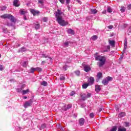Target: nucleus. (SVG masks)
Wrapping results in <instances>:
<instances>
[{"instance_id":"obj_1","label":"nucleus","mask_w":131,"mask_h":131,"mask_svg":"<svg viewBox=\"0 0 131 131\" xmlns=\"http://www.w3.org/2000/svg\"><path fill=\"white\" fill-rule=\"evenodd\" d=\"M61 15H62V12H61V10L58 9L57 11L55 14L56 21H57L59 25H61V26H66V25H68V22L63 19L62 16H61Z\"/></svg>"},{"instance_id":"obj_2","label":"nucleus","mask_w":131,"mask_h":131,"mask_svg":"<svg viewBox=\"0 0 131 131\" xmlns=\"http://www.w3.org/2000/svg\"><path fill=\"white\" fill-rule=\"evenodd\" d=\"M95 57L96 61H99L97 63L99 67H102L105 65L106 60V57L101 55H95Z\"/></svg>"},{"instance_id":"obj_3","label":"nucleus","mask_w":131,"mask_h":131,"mask_svg":"<svg viewBox=\"0 0 131 131\" xmlns=\"http://www.w3.org/2000/svg\"><path fill=\"white\" fill-rule=\"evenodd\" d=\"M2 19H9L11 22H15V17L10 14H4L1 16Z\"/></svg>"},{"instance_id":"obj_4","label":"nucleus","mask_w":131,"mask_h":131,"mask_svg":"<svg viewBox=\"0 0 131 131\" xmlns=\"http://www.w3.org/2000/svg\"><path fill=\"white\" fill-rule=\"evenodd\" d=\"M112 80V77L110 76L107 77L105 79H104L102 81V84H104V85H107L109 83V81H111Z\"/></svg>"},{"instance_id":"obj_5","label":"nucleus","mask_w":131,"mask_h":131,"mask_svg":"<svg viewBox=\"0 0 131 131\" xmlns=\"http://www.w3.org/2000/svg\"><path fill=\"white\" fill-rule=\"evenodd\" d=\"M32 103H33V99H30L28 101H26L25 103L24 104V108H28V107L32 106Z\"/></svg>"},{"instance_id":"obj_6","label":"nucleus","mask_w":131,"mask_h":131,"mask_svg":"<svg viewBox=\"0 0 131 131\" xmlns=\"http://www.w3.org/2000/svg\"><path fill=\"white\" fill-rule=\"evenodd\" d=\"M83 69H84V71H85V72H89V71H91V66H90L88 64H82Z\"/></svg>"},{"instance_id":"obj_7","label":"nucleus","mask_w":131,"mask_h":131,"mask_svg":"<svg viewBox=\"0 0 131 131\" xmlns=\"http://www.w3.org/2000/svg\"><path fill=\"white\" fill-rule=\"evenodd\" d=\"M30 12L33 14V16H35V15H38V14L40 13L39 11L35 10L34 9H30Z\"/></svg>"},{"instance_id":"obj_8","label":"nucleus","mask_w":131,"mask_h":131,"mask_svg":"<svg viewBox=\"0 0 131 131\" xmlns=\"http://www.w3.org/2000/svg\"><path fill=\"white\" fill-rule=\"evenodd\" d=\"M94 82H95V78L93 77H91L89 79V85H93L94 84Z\"/></svg>"},{"instance_id":"obj_9","label":"nucleus","mask_w":131,"mask_h":131,"mask_svg":"<svg viewBox=\"0 0 131 131\" xmlns=\"http://www.w3.org/2000/svg\"><path fill=\"white\" fill-rule=\"evenodd\" d=\"M80 97H81L82 101H85V100H86V99H88L86 97V94H85V93H83V94H80Z\"/></svg>"},{"instance_id":"obj_10","label":"nucleus","mask_w":131,"mask_h":131,"mask_svg":"<svg viewBox=\"0 0 131 131\" xmlns=\"http://www.w3.org/2000/svg\"><path fill=\"white\" fill-rule=\"evenodd\" d=\"M13 6L14 7H19L20 3L19 2V0H14L13 1Z\"/></svg>"},{"instance_id":"obj_11","label":"nucleus","mask_w":131,"mask_h":131,"mask_svg":"<svg viewBox=\"0 0 131 131\" xmlns=\"http://www.w3.org/2000/svg\"><path fill=\"white\" fill-rule=\"evenodd\" d=\"M127 49V39H125L123 52H125Z\"/></svg>"},{"instance_id":"obj_12","label":"nucleus","mask_w":131,"mask_h":131,"mask_svg":"<svg viewBox=\"0 0 131 131\" xmlns=\"http://www.w3.org/2000/svg\"><path fill=\"white\" fill-rule=\"evenodd\" d=\"M42 58H48L49 59V61H52L53 59L50 57V55H47L46 54H42Z\"/></svg>"},{"instance_id":"obj_13","label":"nucleus","mask_w":131,"mask_h":131,"mask_svg":"<svg viewBox=\"0 0 131 131\" xmlns=\"http://www.w3.org/2000/svg\"><path fill=\"white\" fill-rule=\"evenodd\" d=\"M71 107H72V105L71 104H68L67 105L64 106L63 107V110H64V111H67V110L68 109H70V108H71Z\"/></svg>"},{"instance_id":"obj_14","label":"nucleus","mask_w":131,"mask_h":131,"mask_svg":"<svg viewBox=\"0 0 131 131\" xmlns=\"http://www.w3.org/2000/svg\"><path fill=\"white\" fill-rule=\"evenodd\" d=\"M79 124L81 126L84 124V119H83V118H81L79 120Z\"/></svg>"},{"instance_id":"obj_15","label":"nucleus","mask_w":131,"mask_h":131,"mask_svg":"<svg viewBox=\"0 0 131 131\" xmlns=\"http://www.w3.org/2000/svg\"><path fill=\"white\" fill-rule=\"evenodd\" d=\"M101 86L99 85H96L95 86V91L97 92V93H99V92L101 91Z\"/></svg>"},{"instance_id":"obj_16","label":"nucleus","mask_w":131,"mask_h":131,"mask_svg":"<svg viewBox=\"0 0 131 131\" xmlns=\"http://www.w3.org/2000/svg\"><path fill=\"white\" fill-rule=\"evenodd\" d=\"M90 12L91 14L95 15L98 13V10L96 9H90Z\"/></svg>"},{"instance_id":"obj_17","label":"nucleus","mask_w":131,"mask_h":131,"mask_svg":"<svg viewBox=\"0 0 131 131\" xmlns=\"http://www.w3.org/2000/svg\"><path fill=\"white\" fill-rule=\"evenodd\" d=\"M19 13L20 14V15H25V14H26V13H27V11H26L25 9H21L19 10Z\"/></svg>"},{"instance_id":"obj_18","label":"nucleus","mask_w":131,"mask_h":131,"mask_svg":"<svg viewBox=\"0 0 131 131\" xmlns=\"http://www.w3.org/2000/svg\"><path fill=\"white\" fill-rule=\"evenodd\" d=\"M27 49L25 47H22L18 50V53H24V52H26Z\"/></svg>"},{"instance_id":"obj_19","label":"nucleus","mask_w":131,"mask_h":131,"mask_svg":"<svg viewBox=\"0 0 131 131\" xmlns=\"http://www.w3.org/2000/svg\"><path fill=\"white\" fill-rule=\"evenodd\" d=\"M102 73H98L97 76L98 79H96V81L98 82L99 79H101V78H102Z\"/></svg>"},{"instance_id":"obj_20","label":"nucleus","mask_w":131,"mask_h":131,"mask_svg":"<svg viewBox=\"0 0 131 131\" xmlns=\"http://www.w3.org/2000/svg\"><path fill=\"white\" fill-rule=\"evenodd\" d=\"M126 114L125 112H121L119 115H118V117H119V118H121V117H124V116H125Z\"/></svg>"},{"instance_id":"obj_21","label":"nucleus","mask_w":131,"mask_h":131,"mask_svg":"<svg viewBox=\"0 0 131 131\" xmlns=\"http://www.w3.org/2000/svg\"><path fill=\"white\" fill-rule=\"evenodd\" d=\"M34 27L36 30H38V29H39L40 28V25L38 23L34 24Z\"/></svg>"},{"instance_id":"obj_22","label":"nucleus","mask_w":131,"mask_h":131,"mask_svg":"<svg viewBox=\"0 0 131 131\" xmlns=\"http://www.w3.org/2000/svg\"><path fill=\"white\" fill-rule=\"evenodd\" d=\"M67 32L69 34H72V35L74 34V32L71 29H69V30H68Z\"/></svg>"},{"instance_id":"obj_23","label":"nucleus","mask_w":131,"mask_h":131,"mask_svg":"<svg viewBox=\"0 0 131 131\" xmlns=\"http://www.w3.org/2000/svg\"><path fill=\"white\" fill-rule=\"evenodd\" d=\"M41 85H43V86H47L48 85V82L46 81H43L40 83Z\"/></svg>"},{"instance_id":"obj_24","label":"nucleus","mask_w":131,"mask_h":131,"mask_svg":"<svg viewBox=\"0 0 131 131\" xmlns=\"http://www.w3.org/2000/svg\"><path fill=\"white\" fill-rule=\"evenodd\" d=\"M109 43L112 47H114L115 46V41L114 40H109Z\"/></svg>"},{"instance_id":"obj_25","label":"nucleus","mask_w":131,"mask_h":131,"mask_svg":"<svg viewBox=\"0 0 131 131\" xmlns=\"http://www.w3.org/2000/svg\"><path fill=\"white\" fill-rule=\"evenodd\" d=\"M23 67H27V64H28V62L27 61H24L21 63Z\"/></svg>"},{"instance_id":"obj_26","label":"nucleus","mask_w":131,"mask_h":131,"mask_svg":"<svg viewBox=\"0 0 131 131\" xmlns=\"http://www.w3.org/2000/svg\"><path fill=\"white\" fill-rule=\"evenodd\" d=\"M21 93L23 95H26L27 93H29V89H27L26 90H23Z\"/></svg>"},{"instance_id":"obj_27","label":"nucleus","mask_w":131,"mask_h":131,"mask_svg":"<svg viewBox=\"0 0 131 131\" xmlns=\"http://www.w3.org/2000/svg\"><path fill=\"white\" fill-rule=\"evenodd\" d=\"M92 40H96L98 39V36L97 35H93L91 37Z\"/></svg>"},{"instance_id":"obj_28","label":"nucleus","mask_w":131,"mask_h":131,"mask_svg":"<svg viewBox=\"0 0 131 131\" xmlns=\"http://www.w3.org/2000/svg\"><path fill=\"white\" fill-rule=\"evenodd\" d=\"M112 8H111V7H108L107 9V13H112Z\"/></svg>"},{"instance_id":"obj_29","label":"nucleus","mask_w":131,"mask_h":131,"mask_svg":"<svg viewBox=\"0 0 131 131\" xmlns=\"http://www.w3.org/2000/svg\"><path fill=\"white\" fill-rule=\"evenodd\" d=\"M120 11L121 13H124L125 12V7L122 6L121 7Z\"/></svg>"},{"instance_id":"obj_30","label":"nucleus","mask_w":131,"mask_h":131,"mask_svg":"<svg viewBox=\"0 0 131 131\" xmlns=\"http://www.w3.org/2000/svg\"><path fill=\"white\" fill-rule=\"evenodd\" d=\"M89 85H90V84L88 83H85V84H83L82 85V88L83 89H86L88 88V86H89Z\"/></svg>"},{"instance_id":"obj_31","label":"nucleus","mask_w":131,"mask_h":131,"mask_svg":"<svg viewBox=\"0 0 131 131\" xmlns=\"http://www.w3.org/2000/svg\"><path fill=\"white\" fill-rule=\"evenodd\" d=\"M117 126H114L113 128L111 129L110 131H117Z\"/></svg>"},{"instance_id":"obj_32","label":"nucleus","mask_w":131,"mask_h":131,"mask_svg":"<svg viewBox=\"0 0 131 131\" xmlns=\"http://www.w3.org/2000/svg\"><path fill=\"white\" fill-rule=\"evenodd\" d=\"M35 70L36 71H38L39 72H40L42 71V69L40 68H38V67H37L36 68H35Z\"/></svg>"},{"instance_id":"obj_33","label":"nucleus","mask_w":131,"mask_h":131,"mask_svg":"<svg viewBox=\"0 0 131 131\" xmlns=\"http://www.w3.org/2000/svg\"><path fill=\"white\" fill-rule=\"evenodd\" d=\"M70 43V41H66V42H64V46L65 47H68V46H69V44Z\"/></svg>"},{"instance_id":"obj_34","label":"nucleus","mask_w":131,"mask_h":131,"mask_svg":"<svg viewBox=\"0 0 131 131\" xmlns=\"http://www.w3.org/2000/svg\"><path fill=\"white\" fill-rule=\"evenodd\" d=\"M34 71H35V68H32L29 71L30 73H34Z\"/></svg>"},{"instance_id":"obj_35","label":"nucleus","mask_w":131,"mask_h":131,"mask_svg":"<svg viewBox=\"0 0 131 131\" xmlns=\"http://www.w3.org/2000/svg\"><path fill=\"white\" fill-rule=\"evenodd\" d=\"M86 97L88 98H91L92 97V93H87V94L86 95Z\"/></svg>"},{"instance_id":"obj_36","label":"nucleus","mask_w":131,"mask_h":131,"mask_svg":"<svg viewBox=\"0 0 131 131\" xmlns=\"http://www.w3.org/2000/svg\"><path fill=\"white\" fill-rule=\"evenodd\" d=\"M75 73L76 75H77V76H79V75H80V71H75Z\"/></svg>"},{"instance_id":"obj_37","label":"nucleus","mask_w":131,"mask_h":131,"mask_svg":"<svg viewBox=\"0 0 131 131\" xmlns=\"http://www.w3.org/2000/svg\"><path fill=\"white\" fill-rule=\"evenodd\" d=\"M118 131H126V128H119Z\"/></svg>"},{"instance_id":"obj_38","label":"nucleus","mask_w":131,"mask_h":131,"mask_svg":"<svg viewBox=\"0 0 131 131\" xmlns=\"http://www.w3.org/2000/svg\"><path fill=\"white\" fill-rule=\"evenodd\" d=\"M22 88H18L16 89V92H17V93H22Z\"/></svg>"},{"instance_id":"obj_39","label":"nucleus","mask_w":131,"mask_h":131,"mask_svg":"<svg viewBox=\"0 0 131 131\" xmlns=\"http://www.w3.org/2000/svg\"><path fill=\"white\" fill-rule=\"evenodd\" d=\"M6 9H7V7L5 6H2L1 7V11H6Z\"/></svg>"},{"instance_id":"obj_40","label":"nucleus","mask_w":131,"mask_h":131,"mask_svg":"<svg viewBox=\"0 0 131 131\" xmlns=\"http://www.w3.org/2000/svg\"><path fill=\"white\" fill-rule=\"evenodd\" d=\"M90 116L91 118H94V117H95V114H94L93 113H92L90 114Z\"/></svg>"},{"instance_id":"obj_41","label":"nucleus","mask_w":131,"mask_h":131,"mask_svg":"<svg viewBox=\"0 0 131 131\" xmlns=\"http://www.w3.org/2000/svg\"><path fill=\"white\" fill-rule=\"evenodd\" d=\"M74 95H75V92L74 91L71 92L70 94V96H71V97L74 96Z\"/></svg>"},{"instance_id":"obj_42","label":"nucleus","mask_w":131,"mask_h":131,"mask_svg":"<svg viewBox=\"0 0 131 131\" xmlns=\"http://www.w3.org/2000/svg\"><path fill=\"white\" fill-rule=\"evenodd\" d=\"M46 124H42L41 125V128H46Z\"/></svg>"},{"instance_id":"obj_43","label":"nucleus","mask_w":131,"mask_h":131,"mask_svg":"<svg viewBox=\"0 0 131 131\" xmlns=\"http://www.w3.org/2000/svg\"><path fill=\"white\" fill-rule=\"evenodd\" d=\"M60 80H64L65 77H64L63 76H61L60 77Z\"/></svg>"},{"instance_id":"obj_44","label":"nucleus","mask_w":131,"mask_h":131,"mask_svg":"<svg viewBox=\"0 0 131 131\" xmlns=\"http://www.w3.org/2000/svg\"><path fill=\"white\" fill-rule=\"evenodd\" d=\"M42 20L43 22H47L48 21V17H44Z\"/></svg>"},{"instance_id":"obj_45","label":"nucleus","mask_w":131,"mask_h":131,"mask_svg":"<svg viewBox=\"0 0 131 131\" xmlns=\"http://www.w3.org/2000/svg\"><path fill=\"white\" fill-rule=\"evenodd\" d=\"M85 106H86V105H85V103H82V104H81V108H84V107H85Z\"/></svg>"},{"instance_id":"obj_46","label":"nucleus","mask_w":131,"mask_h":131,"mask_svg":"<svg viewBox=\"0 0 131 131\" xmlns=\"http://www.w3.org/2000/svg\"><path fill=\"white\" fill-rule=\"evenodd\" d=\"M67 65H66L63 67V69L64 70V71H66V70H67Z\"/></svg>"},{"instance_id":"obj_47","label":"nucleus","mask_w":131,"mask_h":131,"mask_svg":"<svg viewBox=\"0 0 131 131\" xmlns=\"http://www.w3.org/2000/svg\"><path fill=\"white\" fill-rule=\"evenodd\" d=\"M4 70V68L3 67V65L0 64V71H3Z\"/></svg>"},{"instance_id":"obj_48","label":"nucleus","mask_w":131,"mask_h":131,"mask_svg":"<svg viewBox=\"0 0 131 131\" xmlns=\"http://www.w3.org/2000/svg\"><path fill=\"white\" fill-rule=\"evenodd\" d=\"M38 3L39 4H41V5H42V4H43V1L42 0H38Z\"/></svg>"},{"instance_id":"obj_49","label":"nucleus","mask_w":131,"mask_h":131,"mask_svg":"<svg viewBox=\"0 0 131 131\" xmlns=\"http://www.w3.org/2000/svg\"><path fill=\"white\" fill-rule=\"evenodd\" d=\"M71 0H66V5H68V4H69L70 3V1Z\"/></svg>"},{"instance_id":"obj_50","label":"nucleus","mask_w":131,"mask_h":131,"mask_svg":"<svg viewBox=\"0 0 131 131\" xmlns=\"http://www.w3.org/2000/svg\"><path fill=\"white\" fill-rule=\"evenodd\" d=\"M130 9H131V4H129V5H128V6H127L128 10H130Z\"/></svg>"},{"instance_id":"obj_51","label":"nucleus","mask_w":131,"mask_h":131,"mask_svg":"<svg viewBox=\"0 0 131 131\" xmlns=\"http://www.w3.org/2000/svg\"><path fill=\"white\" fill-rule=\"evenodd\" d=\"M108 29H112V28H113V26H112V25L108 26Z\"/></svg>"},{"instance_id":"obj_52","label":"nucleus","mask_w":131,"mask_h":131,"mask_svg":"<svg viewBox=\"0 0 131 131\" xmlns=\"http://www.w3.org/2000/svg\"><path fill=\"white\" fill-rule=\"evenodd\" d=\"M125 126L126 127H127V126H129V123L127 122H125Z\"/></svg>"},{"instance_id":"obj_53","label":"nucleus","mask_w":131,"mask_h":131,"mask_svg":"<svg viewBox=\"0 0 131 131\" xmlns=\"http://www.w3.org/2000/svg\"><path fill=\"white\" fill-rule=\"evenodd\" d=\"M61 4H64L65 3V0H59Z\"/></svg>"},{"instance_id":"obj_54","label":"nucleus","mask_w":131,"mask_h":131,"mask_svg":"<svg viewBox=\"0 0 131 131\" xmlns=\"http://www.w3.org/2000/svg\"><path fill=\"white\" fill-rule=\"evenodd\" d=\"M25 86H26V85L23 84L20 88L22 89V90H23V89H24V88H25Z\"/></svg>"},{"instance_id":"obj_55","label":"nucleus","mask_w":131,"mask_h":131,"mask_svg":"<svg viewBox=\"0 0 131 131\" xmlns=\"http://www.w3.org/2000/svg\"><path fill=\"white\" fill-rule=\"evenodd\" d=\"M128 32H129V33H131V27H129L128 29Z\"/></svg>"},{"instance_id":"obj_56","label":"nucleus","mask_w":131,"mask_h":131,"mask_svg":"<svg viewBox=\"0 0 131 131\" xmlns=\"http://www.w3.org/2000/svg\"><path fill=\"white\" fill-rule=\"evenodd\" d=\"M46 64V61H42V62H41V65H44V64Z\"/></svg>"},{"instance_id":"obj_57","label":"nucleus","mask_w":131,"mask_h":131,"mask_svg":"<svg viewBox=\"0 0 131 131\" xmlns=\"http://www.w3.org/2000/svg\"><path fill=\"white\" fill-rule=\"evenodd\" d=\"M24 20H27V18H26V15H24Z\"/></svg>"},{"instance_id":"obj_58","label":"nucleus","mask_w":131,"mask_h":131,"mask_svg":"<svg viewBox=\"0 0 131 131\" xmlns=\"http://www.w3.org/2000/svg\"><path fill=\"white\" fill-rule=\"evenodd\" d=\"M76 1L77 2V3H78V4H81V1L79 0H76Z\"/></svg>"},{"instance_id":"obj_59","label":"nucleus","mask_w":131,"mask_h":131,"mask_svg":"<svg viewBox=\"0 0 131 131\" xmlns=\"http://www.w3.org/2000/svg\"><path fill=\"white\" fill-rule=\"evenodd\" d=\"M107 13V11L106 10H104L102 12V14H106Z\"/></svg>"},{"instance_id":"obj_60","label":"nucleus","mask_w":131,"mask_h":131,"mask_svg":"<svg viewBox=\"0 0 131 131\" xmlns=\"http://www.w3.org/2000/svg\"><path fill=\"white\" fill-rule=\"evenodd\" d=\"M107 52H108V50H103V53H106Z\"/></svg>"},{"instance_id":"obj_61","label":"nucleus","mask_w":131,"mask_h":131,"mask_svg":"<svg viewBox=\"0 0 131 131\" xmlns=\"http://www.w3.org/2000/svg\"><path fill=\"white\" fill-rule=\"evenodd\" d=\"M122 59H123V56H121L119 58V60H122Z\"/></svg>"},{"instance_id":"obj_62","label":"nucleus","mask_w":131,"mask_h":131,"mask_svg":"<svg viewBox=\"0 0 131 131\" xmlns=\"http://www.w3.org/2000/svg\"><path fill=\"white\" fill-rule=\"evenodd\" d=\"M26 99H27V96H24L23 99H24V100H26Z\"/></svg>"},{"instance_id":"obj_63","label":"nucleus","mask_w":131,"mask_h":131,"mask_svg":"<svg viewBox=\"0 0 131 131\" xmlns=\"http://www.w3.org/2000/svg\"><path fill=\"white\" fill-rule=\"evenodd\" d=\"M68 9L69 11H70V6H69V5H68Z\"/></svg>"},{"instance_id":"obj_64","label":"nucleus","mask_w":131,"mask_h":131,"mask_svg":"<svg viewBox=\"0 0 131 131\" xmlns=\"http://www.w3.org/2000/svg\"><path fill=\"white\" fill-rule=\"evenodd\" d=\"M107 49L110 50V46H107Z\"/></svg>"}]
</instances>
